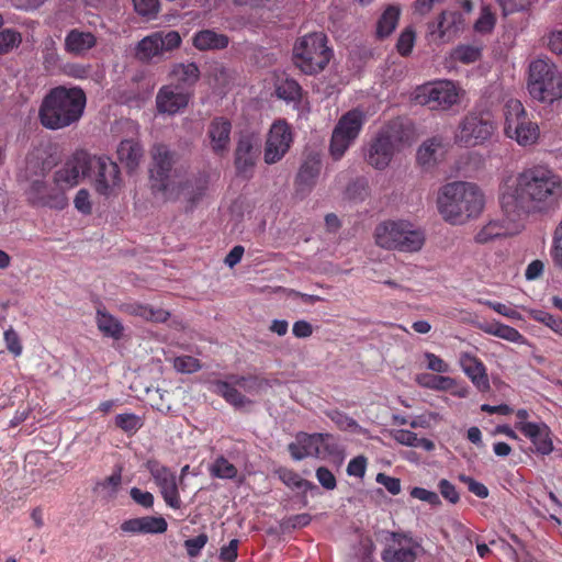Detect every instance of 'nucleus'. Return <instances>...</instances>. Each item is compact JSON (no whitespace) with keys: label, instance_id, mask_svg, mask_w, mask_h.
Here are the masks:
<instances>
[{"label":"nucleus","instance_id":"nucleus-4","mask_svg":"<svg viewBox=\"0 0 562 562\" xmlns=\"http://www.w3.org/2000/svg\"><path fill=\"white\" fill-rule=\"evenodd\" d=\"M414 138L413 125L403 119H395L385 124L374 137L368 149L367 160L376 169L389 166L395 148L401 144L411 145Z\"/></svg>","mask_w":562,"mask_h":562},{"label":"nucleus","instance_id":"nucleus-31","mask_svg":"<svg viewBox=\"0 0 562 562\" xmlns=\"http://www.w3.org/2000/svg\"><path fill=\"white\" fill-rule=\"evenodd\" d=\"M229 37L226 34L217 33L214 30L205 29L194 33L193 46L200 52L222 50L229 45Z\"/></svg>","mask_w":562,"mask_h":562},{"label":"nucleus","instance_id":"nucleus-34","mask_svg":"<svg viewBox=\"0 0 562 562\" xmlns=\"http://www.w3.org/2000/svg\"><path fill=\"white\" fill-rule=\"evenodd\" d=\"M143 154L142 145L134 139H123L117 148L119 159L125 165L128 171H134L138 167Z\"/></svg>","mask_w":562,"mask_h":562},{"label":"nucleus","instance_id":"nucleus-9","mask_svg":"<svg viewBox=\"0 0 562 562\" xmlns=\"http://www.w3.org/2000/svg\"><path fill=\"white\" fill-rule=\"evenodd\" d=\"M172 155L165 145H156L153 151L150 186L154 193H161L165 201H178V191L171 186L177 181Z\"/></svg>","mask_w":562,"mask_h":562},{"label":"nucleus","instance_id":"nucleus-58","mask_svg":"<svg viewBox=\"0 0 562 562\" xmlns=\"http://www.w3.org/2000/svg\"><path fill=\"white\" fill-rule=\"evenodd\" d=\"M411 496L413 498L426 502L431 506H438L441 504V501L437 493L426 490L424 487H418V486L413 487L411 491Z\"/></svg>","mask_w":562,"mask_h":562},{"label":"nucleus","instance_id":"nucleus-36","mask_svg":"<svg viewBox=\"0 0 562 562\" xmlns=\"http://www.w3.org/2000/svg\"><path fill=\"white\" fill-rule=\"evenodd\" d=\"M460 24L461 14L459 12L443 11L438 16L437 30L435 32H438L441 40H450L459 32Z\"/></svg>","mask_w":562,"mask_h":562},{"label":"nucleus","instance_id":"nucleus-33","mask_svg":"<svg viewBox=\"0 0 562 562\" xmlns=\"http://www.w3.org/2000/svg\"><path fill=\"white\" fill-rule=\"evenodd\" d=\"M170 75L177 81L175 86L190 91L200 79V68L195 63H179L173 66Z\"/></svg>","mask_w":562,"mask_h":562},{"label":"nucleus","instance_id":"nucleus-27","mask_svg":"<svg viewBox=\"0 0 562 562\" xmlns=\"http://www.w3.org/2000/svg\"><path fill=\"white\" fill-rule=\"evenodd\" d=\"M171 188L179 192L178 200L183 199L186 201V210L192 211L205 195L207 180L204 178H191L184 181H176Z\"/></svg>","mask_w":562,"mask_h":562},{"label":"nucleus","instance_id":"nucleus-32","mask_svg":"<svg viewBox=\"0 0 562 562\" xmlns=\"http://www.w3.org/2000/svg\"><path fill=\"white\" fill-rule=\"evenodd\" d=\"M95 324L104 337L113 340H121L124 336V326L122 322L110 314L104 306H99L95 313Z\"/></svg>","mask_w":562,"mask_h":562},{"label":"nucleus","instance_id":"nucleus-53","mask_svg":"<svg viewBox=\"0 0 562 562\" xmlns=\"http://www.w3.org/2000/svg\"><path fill=\"white\" fill-rule=\"evenodd\" d=\"M496 23L494 13L487 8H482L481 14L474 23V30L479 33H490Z\"/></svg>","mask_w":562,"mask_h":562},{"label":"nucleus","instance_id":"nucleus-14","mask_svg":"<svg viewBox=\"0 0 562 562\" xmlns=\"http://www.w3.org/2000/svg\"><path fill=\"white\" fill-rule=\"evenodd\" d=\"M293 143L291 125L285 120H277L270 126L265 145L263 159L268 165L280 161Z\"/></svg>","mask_w":562,"mask_h":562},{"label":"nucleus","instance_id":"nucleus-50","mask_svg":"<svg viewBox=\"0 0 562 562\" xmlns=\"http://www.w3.org/2000/svg\"><path fill=\"white\" fill-rule=\"evenodd\" d=\"M530 317L536 322L544 324L555 333H562V318L559 316L541 310H531Z\"/></svg>","mask_w":562,"mask_h":562},{"label":"nucleus","instance_id":"nucleus-42","mask_svg":"<svg viewBox=\"0 0 562 562\" xmlns=\"http://www.w3.org/2000/svg\"><path fill=\"white\" fill-rule=\"evenodd\" d=\"M277 474L282 483L292 490H303L306 492L317 488L314 483L302 479L299 473L291 469L280 468L277 470Z\"/></svg>","mask_w":562,"mask_h":562},{"label":"nucleus","instance_id":"nucleus-59","mask_svg":"<svg viewBox=\"0 0 562 562\" xmlns=\"http://www.w3.org/2000/svg\"><path fill=\"white\" fill-rule=\"evenodd\" d=\"M75 207L83 215H89L92 212V204L90 201V193L87 189H80L74 200Z\"/></svg>","mask_w":562,"mask_h":562},{"label":"nucleus","instance_id":"nucleus-16","mask_svg":"<svg viewBox=\"0 0 562 562\" xmlns=\"http://www.w3.org/2000/svg\"><path fill=\"white\" fill-rule=\"evenodd\" d=\"M420 544L403 532H391L381 552L383 562H415Z\"/></svg>","mask_w":562,"mask_h":562},{"label":"nucleus","instance_id":"nucleus-44","mask_svg":"<svg viewBox=\"0 0 562 562\" xmlns=\"http://www.w3.org/2000/svg\"><path fill=\"white\" fill-rule=\"evenodd\" d=\"M483 330L486 334L493 335L495 337L505 339L510 342L520 344L524 341V336L514 327L502 324V323H493L483 327Z\"/></svg>","mask_w":562,"mask_h":562},{"label":"nucleus","instance_id":"nucleus-60","mask_svg":"<svg viewBox=\"0 0 562 562\" xmlns=\"http://www.w3.org/2000/svg\"><path fill=\"white\" fill-rule=\"evenodd\" d=\"M551 257L554 263L562 269V221L554 231Z\"/></svg>","mask_w":562,"mask_h":562},{"label":"nucleus","instance_id":"nucleus-30","mask_svg":"<svg viewBox=\"0 0 562 562\" xmlns=\"http://www.w3.org/2000/svg\"><path fill=\"white\" fill-rule=\"evenodd\" d=\"M97 45L93 33L79 29L70 30L65 37V50L75 56H83Z\"/></svg>","mask_w":562,"mask_h":562},{"label":"nucleus","instance_id":"nucleus-25","mask_svg":"<svg viewBox=\"0 0 562 562\" xmlns=\"http://www.w3.org/2000/svg\"><path fill=\"white\" fill-rule=\"evenodd\" d=\"M459 363L464 374L471 380L479 392L485 393L491 390L487 370L481 359L473 353L462 352Z\"/></svg>","mask_w":562,"mask_h":562},{"label":"nucleus","instance_id":"nucleus-7","mask_svg":"<svg viewBox=\"0 0 562 562\" xmlns=\"http://www.w3.org/2000/svg\"><path fill=\"white\" fill-rule=\"evenodd\" d=\"M375 241L385 249L415 252L425 244V235L406 221H386L375 228Z\"/></svg>","mask_w":562,"mask_h":562},{"label":"nucleus","instance_id":"nucleus-40","mask_svg":"<svg viewBox=\"0 0 562 562\" xmlns=\"http://www.w3.org/2000/svg\"><path fill=\"white\" fill-rule=\"evenodd\" d=\"M416 382L423 387L435 391H449L456 385V380L453 378L429 373L417 374Z\"/></svg>","mask_w":562,"mask_h":562},{"label":"nucleus","instance_id":"nucleus-37","mask_svg":"<svg viewBox=\"0 0 562 562\" xmlns=\"http://www.w3.org/2000/svg\"><path fill=\"white\" fill-rule=\"evenodd\" d=\"M401 16V10L397 5H389L376 23V37L383 40L390 36L396 29Z\"/></svg>","mask_w":562,"mask_h":562},{"label":"nucleus","instance_id":"nucleus-15","mask_svg":"<svg viewBox=\"0 0 562 562\" xmlns=\"http://www.w3.org/2000/svg\"><path fill=\"white\" fill-rule=\"evenodd\" d=\"M27 201L36 207H48L61 211L68 205L64 190L53 180H34L26 191Z\"/></svg>","mask_w":562,"mask_h":562},{"label":"nucleus","instance_id":"nucleus-28","mask_svg":"<svg viewBox=\"0 0 562 562\" xmlns=\"http://www.w3.org/2000/svg\"><path fill=\"white\" fill-rule=\"evenodd\" d=\"M522 226V222L515 223L507 218L504 222L498 220L490 221L476 233L474 240L477 244H487L496 238L516 234Z\"/></svg>","mask_w":562,"mask_h":562},{"label":"nucleus","instance_id":"nucleus-2","mask_svg":"<svg viewBox=\"0 0 562 562\" xmlns=\"http://www.w3.org/2000/svg\"><path fill=\"white\" fill-rule=\"evenodd\" d=\"M87 103L85 91L79 87L57 86L44 97L38 120L47 130L57 131L79 122Z\"/></svg>","mask_w":562,"mask_h":562},{"label":"nucleus","instance_id":"nucleus-38","mask_svg":"<svg viewBox=\"0 0 562 562\" xmlns=\"http://www.w3.org/2000/svg\"><path fill=\"white\" fill-rule=\"evenodd\" d=\"M276 95L286 103H293L296 108L302 98V87L294 79H281L276 83Z\"/></svg>","mask_w":562,"mask_h":562},{"label":"nucleus","instance_id":"nucleus-35","mask_svg":"<svg viewBox=\"0 0 562 562\" xmlns=\"http://www.w3.org/2000/svg\"><path fill=\"white\" fill-rule=\"evenodd\" d=\"M212 384L214 386L213 392L235 407H243L249 402L247 397L235 387V384H233L231 380H216Z\"/></svg>","mask_w":562,"mask_h":562},{"label":"nucleus","instance_id":"nucleus-6","mask_svg":"<svg viewBox=\"0 0 562 562\" xmlns=\"http://www.w3.org/2000/svg\"><path fill=\"white\" fill-rule=\"evenodd\" d=\"M528 91L543 103H553L562 98V72L549 59H536L529 66Z\"/></svg>","mask_w":562,"mask_h":562},{"label":"nucleus","instance_id":"nucleus-61","mask_svg":"<svg viewBox=\"0 0 562 562\" xmlns=\"http://www.w3.org/2000/svg\"><path fill=\"white\" fill-rule=\"evenodd\" d=\"M438 490L441 496L451 504H457L460 499V495L456 486L448 480L442 479L438 483Z\"/></svg>","mask_w":562,"mask_h":562},{"label":"nucleus","instance_id":"nucleus-47","mask_svg":"<svg viewBox=\"0 0 562 562\" xmlns=\"http://www.w3.org/2000/svg\"><path fill=\"white\" fill-rule=\"evenodd\" d=\"M143 425L142 417L134 413H123L115 417V426L127 434H135Z\"/></svg>","mask_w":562,"mask_h":562},{"label":"nucleus","instance_id":"nucleus-52","mask_svg":"<svg viewBox=\"0 0 562 562\" xmlns=\"http://www.w3.org/2000/svg\"><path fill=\"white\" fill-rule=\"evenodd\" d=\"M374 543L370 536L361 533L359 536V548L357 555L360 562H375L373 557Z\"/></svg>","mask_w":562,"mask_h":562},{"label":"nucleus","instance_id":"nucleus-46","mask_svg":"<svg viewBox=\"0 0 562 562\" xmlns=\"http://www.w3.org/2000/svg\"><path fill=\"white\" fill-rule=\"evenodd\" d=\"M122 484V473L119 469L114 471L110 476L97 483L94 491H101L103 496L108 499L116 497V494Z\"/></svg>","mask_w":562,"mask_h":562},{"label":"nucleus","instance_id":"nucleus-1","mask_svg":"<svg viewBox=\"0 0 562 562\" xmlns=\"http://www.w3.org/2000/svg\"><path fill=\"white\" fill-rule=\"evenodd\" d=\"M562 195V180L552 169L535 165L507 177L499 186V204L510 222L547 212Z\"/></svg>","mask_w":562,"mask_h":562},{"label":"nucleus","instance_id":"nucleus-49","mask_svg":"<svg viewBox=\"0 0 562 562\" xmlns=\"http://www.w3.org/2000/svg\"><path fill=\"white\" fill-rule=\"evenodd\" d=\"M22 42L21 33L12 29H0V55L11 52Z\"/></svg>","mask_w":562,"mask_h":562},{"label":"nucleus","instance_id":"nucleus-45","mask_svg":"<svg viewBox=\"0 0 562 562\" xmlns=\"http://www.w3.org/2000/svg\"><path fill=\"white\" fill-rule=\"evenodd\" d=\"M237 473V468L223 456L217 457L210 467L211 476L217 479L233 480Z\"/></svg>","mask_w":562,"mask_h":562},{"label":"nucleus","instance_id":"nucleus-13","mask_svg":"<svg viewBox=\"0 0 562 562\" xmlns=\"http://www.w3.org/2000/svg\"><path fill=\"white\" fill-rule=\"evenodd\" d=\"M181 45V36L177 31L154 32L142 38L135 48V56L143 63H149L153 58L171 52Z\"/></svg>","mask_w":562,"mask_h":562},{"label":"nucleus","instance_id":"nucleus-21","mask_svg":"<svg viewBox=\"0 0 562 562\" xmlns=\"http://www.w3.org/2000/svg\"><path fill=\"white\" fill-rule=\"evenodd\" d=\"M192 97L190 91L180 89L173 83L162 86L156 95V106L159 113L176 114L186 109Z\"/></svg>","mask_w":562,"mask_h":562},{"label":"nucleus","instance_id":"nucleus-43","mask_svg":"<svg viewBox=\"0 0 562 562\" xmlns=\"http://www.w3.org/2000/svg\"><path fill=\"white\" fill-rule=\"evenodd\" d=\"M442 147V139L440 137H432L424 142L417 150V161L419 165L426 167L436 161V153Z\"/></svg>","mask_w":562,"mask_h":562},{"label":"nucleus","instance_id":"nucleus-57","mask_svg":"<svg viewBox=\"0 0 562 562\" xmlns=\"http://www.w3.org/2000/svg\"><path fill=\"white\" fill-rule=\"evenodd\" d=\"M424 358L426 360V368L430 371L437 372V373H448L450 371L449 364L441 359L439 356L426 351L424 353Z\"/></svg>","mask_w":562,"mask_h":562},{"label":"nucleus","instance_id":"nucleus-64","mask_svg":"<svg viewBox=\"0 0 562 562\" xmlns=\"http://www.w3.org/2000/svg\"><path fill=\"white\" fill-rule=\"evenodd\" d=\"M547 46L553 54L562 56V30H553L548 34Z\"/></svg>","mask_w":562,"mask_h":562},{"label":"nucleus","instance_id":"nucleus-51","mask_svg":"<svg viewBox=\"0 0 562 562\" xmlns=\"http://www.w3.org/2000/svg\"><path fill=\"white\" fill-rule=\"evenodd\" d=\"M482 49L473 45H461L454 50V58L463 64H471L481 58Z\"/></svg>","mask_w":562,"mask_h":562},{"label":"nucleus","instance_id":"nucleus-5","mask_svg":"<svg viewBox=\"0 0 562 562\" xmlns=\"http://www.w3.org/2000/svg\"><path fill=\"white\" fill-rule=\"evenodd\" d=\"M504 134L521 147L533 146L540 138V127L524 104L509 99L503 108Z\"/></svg>","mask_w":562,"mask_h":562},{"label":"nucleus","instance_id":"nucleus-10","mask_svg":"<svg viewBox=\"0 0 562 562\" xmlns=\"http://www.w3.org/2000/svg\"><path fill=\"white\" fill-rule=\"evenodd\" d=\"M460 90L450 80L427 82L416 88L414 99L417 103L435 111H446L459 102Z\"/></svg>","mask_w":562,"mask_h":562},{"label":"nucleus","instance_id":"nucleus-55","mask_svg":"<svg viewBox=\"0 0 562 562\" xmlns=\"http://www.w3.org/2000/svg\"><path fill=\"white\" fill-rule=\"evenodd\" d=\"M135 11L146 18H155L159 11L158 0H132Z\"/></svg>","mask_w":562,"mask_h":562},{"label":"nucleus","instance_id":"nucleus-24","mask_svg":"<svg viewBox=\"0 0 562 562\" xmlns=\"http://www.w3.org/2000/svg\"><path fill=\"white\" fill-rule=\"evenodd\" d=\"M167 528L168 524L161 516H143L130 518L120 525L121 533L124 536L164 533Z\"/></svg>","mask_w":562,"mask_h":562},{"label":"nucleus","instance_id":"nucleus-3","mask_svg":"<svg viewBox=\"0 0 562 562\" xmlns=\"http://www.w3.org/2000/svg\"><path fill=\"white\" fill-rule=\"evenodd\" d=\"M439 213L450 224H463L476 217L484 207V195L480 188L471 182L454 181L445 184L437 200Z\"/></svg>","mask_w":562,"mask_h":562},{"label":"nucleus","instance_id":"nucleus-54","mask_svg":"<svg viewBox=\"0 0 562 562\" xmlns=\"http://www.w3.org/2000/svg\"><path fill=\"white\" fill-rule=\"evenodd\" d=\"M173 367L181 373H194L201 369V363L192 356H180L175 359Z\"/></svg>","mask_w":562,"mask_h":562},{"label":"nucleus","instance_id":"nucleus-8","mask_svg":"<svg viewBox=\"0 0 562 562\" xmlns=\"http://www.w3.org/2000/svg\"><path fill=\"white\" fill-rule=\"evenodd\" d=\"M326 43L327 37L322 32L304 35L294 45V64L307 75L322 71L331 57V50Z\"/></svg>","mask_w":562,"mask_h":562},{"label":"nucleus","instance_id":"nucleus-22","mask_svg":"<svg viewBox=\"0 0 562 562\" xmlns=\"http://www.w3.org/2000/svg\"><path fill=\"white\" fill-rule=\"evenodd\" d=\"M322 158L318 153H310L305 156L295 177L297 193L308 194L316 186L322 171Z\"/></svg>","mask_w":562,"mask_h":562},{"label":"nucleus","instance_id":"nucleus-62","mask_svg":"<svg viewBox=\"0 0 562 562\" xmlns=\"http://www.w3.org/2000/svg\"><path fill=\"white\" fill-rule=\"evenodd\" d=\"M132 499L144 508L154 506V495L150 492L142 491L138 487H132L130 491Z\"/></svg>","mask_w":562,"mask_h":562},{"label":"nucleus","instance_id":"nucleus-18","mask_svg":"<svg viewBox=\"0 0 562 562\" xmlns=\"http://www.w3.org/2000/svg\"><path fill=\"white\" fill-rule=\"evenodd\" d=\"M260 138L256 133L240 134L235 149V167L238 175L250 177L259 154Z\"/></svg>","mask_w":562,"mask_h":562},{"label":"nucleus","instance_id":"nucleus-20","mask_svg":"<svg viewBox=\"0 0 562 562\" xmlns=\"http://www.w3.org/2000/svg\"><path fill=\"white\" fill-rule=\"evenodd\" d=\"M87 151L78 150L55 171L53 179L66 193L76 187L82 177H87Z\"/></svg>","mask_w":562,"mask_h":562},{"label":"nucleus","instance_id":"nucleus-48","mask_svg":"<svg viewBox=\"0 0 562 562\" xmlns=\"http://www.w3.org/2000/svg\"><path fill=\"white\" fill-rule=\"evenodd\" d=\"M415 41H416V32L413 29V26L405 27L401 32V34L397 38V42H396L397 53L403 57L409 56L414 48Z\"/></svg>","mask_w":562,"mask_h":562},{"label":"nucleus","instance_id":"nucleus-23","mask_svg":"<svg viewBox=\"0 0 562 562\" xmlns=\"http://www.w3.org/2000/svg\"><path fill=\"white\" fill-rule=\"evenodd\" d=\"M232 122L225 116H215L211 120L206 137L212 151L217 156H224L231 145Z\"/></svg>","mask_w":562,"mask_h":562},{"label":"nucleus","instance_id":"nucleus-12","mask_svg":"<svg viewBox=\"0 0 562 562\" xmlns=\"http://www.w3.org/2000/svg\"><path fill=\"white\" fill-rule=\"evenodd\" d=\"M494 122L488 113H469L460 123L456 142L464 147L483 144L494 133Z\"/></svg>","mask_w":562,"mask_h":562},{"label":"nucleus","instance_id":"nucleus-11","mask_svg":"<svg viewBox=\"0 0 562 562\" xmlns=\"http://www.w3.org/2000/svg\"><path fill=\"white\" fill-rule=\"evenodd\" d=\"M87 177L94 181V189L101 195H110L121 184L120 168L105 156H92L87 153Z\"/></svg>","mask_w":562,"mask_h":562},{"label":"nucleus","instance_id":"nucleus-17","mask_svg":"<svg viewBox=\"0 0 562 562\" xmlns=\"http://www.w3.org/2000/svg\"><path fill=\"white\" fill-rule=\"evenodd\" d=\"M147 469L159 487L166 504L175 509L180 508L181 498L178 491L176 473L156 460H149L147 462Z\"/></svg>","mask_w":562,"mask_h":562},{"label":"nucleus","instance_id":"nucleus-19","mask_svg":"<svg viewBox=\"0 0 562 562\" xmlns=\"http://www.w3.org/2000/svg\"><path fill=\"white\" fill-rule=\"evenodd\" d=\"M328 435L299 432L295 440L288 446L293 460L300 461L308 457L323 458L328 452L325 440Z\"/></svg>","mask_w":562,"mask_h":562},{"label":"nucleus","instance_id":"nucleus-41","mask_svg":"<svg viewBox=\"0 0 562 562\" xmlns=\"http://www.w3.org/2000/svg\"><path fill=\"white\" fill-rule=\"evenodd\" d=\"M228 380L233 382V384L241 387L248 393H259L261 390L270 387L271 384L269 380L265 378H260L258 375H228Z\"/></svg>","mask_w":562,"mask_h":562},{"label":"nucleus","instance_id":"nucleus-26","mask_svg":"<svg viewBox=\"0 0 562 562\" xmlns=\"http://www.w3.org/2000/svg\"><path fill=\"white\" fill-rule=\"evenodd\" d=\"M515 427L530 439L537 453L548 456L553 451L551 431L546 424L516 423Z\"/></svg>","mask_w":562,"mask_h":562},{"label":"nucleus","instance_id":"nucleus-39","mask_svg":"<svg viewBox=\"0 0 562 562\" xmlns=\"http://www.w3.org/2000/svg\"><path fill=\"white\" fill-rule=\"evenodd\" d=\"M330 143L334 146L348 149L351 144V110L347 111L336 124Z\"/></svg>","mask_w":562,"mask_h":562},{"label":"nucleus","instance_id":"nucleus-56","mask_svg":"<svg viewBox=\"0 0 562 562\" xmlns=\"http://www.w3.org/2000/svg\"><path fill=\"white\" fill-rule=\"evenodd\" d=\"M5 347L14 357L22 355L23 347L19 334L13 329L9 328L4 331Z\"/></svg>","mask_w":562,"mask_h":562},{"label":"nucleus","instance_id":"nucleus-29","mask_svg":"<svg viewBox=\"0 0 562 562\" xmlns=\"http://www.w3.org/2000/svg\"><path fill=\"white\" fill-rule=\"evenodd\" d=\"M120 311L124 314L153 323H165L170 316V313L161 307H154L139 302L124 303L120 306Z\"/></svg>","mask_w":562,"mask_h":562},{"label":"nucleus","instance_id":"nucleus-63","mask_svg":"<svg viewBox=\"0 0 562 562\" xmlns=\"http://www.w3.org/2000/svg\"><path fill=\"white\" fill-rule=\"evenodd\" d=\"M207 542V536L205 533H200L199 536L194 538H190L186 540L184 547L187 549V552L190 557H196L199 555L202 548Z\"/></svg>","mask_w":562,"mask_h":562}]
</instances>
